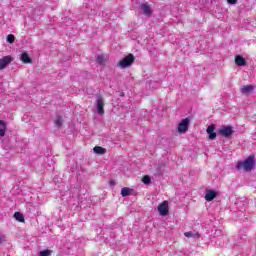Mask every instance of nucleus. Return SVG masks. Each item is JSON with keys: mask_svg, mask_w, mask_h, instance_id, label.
I'll use <instances>...</instances> for the list:
<instances>
[{"mask_svg": "<svg viewBox=\"0 0 256 256\" xmlns=\"http://www.w3.org/2000/svg\"><path fill=\"white\" fill-rule=\"evenodd\" d=\"M105 100L103 99V97L98 96L96 98V109H97V113L98 115H105Z\"/></svg>", "mask_w": 256, "mask_h": 256, "instance_id": "obj_4", "label": "nucleus"}, {"mask_svg": "<svg viewBox=\"0 0 256 256\" xmlns=\"http://www.w3.org/2000/svg\"><path fill=\"white\" fill-rule=\"evenodd\" d=\"M54 123L56 127H61V125H63V120L60 118V116H57L54 120Z\"/></svg>", "mask_w": 256, "mask_h": 256, "instance_id": "obj_21", "label": "nucleus"}, {"mask_svg": "<svg viewBox=\"0 0 256 256\" xmlns=\"http://www.w3.org/2000/svg\"><path fill=\"white\" fill-rule=\"evenodd\" d=\"M142 183H144V185H149V183H151V177H149V176H144L143 178H142Z\"/></svg>", "mask_w": 256, "mask_h": 256, "instance_id": "obj_22", "label": "nucleus"}, {"mask_svg": "<svg viewBox=\"0 0 256 256\" xmlns=\"http://www.w3.org/2000/svg\"><path fill=\"white\" fill-rule=\"evenodd\" d=\"M110 185L113 187L115 185V180H111Z\"/></svg>", "mask_w": 256, "mask_h": 256, "instance_id": "obj_27", "label": "nucleus"}, {"mask_svg": "<svg viewBox=\"0 0 256 256\" xmlns=\"http://www.w3.org/2000/svg\"><path fill=\"white\" fill-rule=\"evenodd\" d=\"M96 62L98 63V65H105V63H107V57H105L104 55H98L96 57Z\"/></svg>", "mask_w": 256, "mask_h": 256, "instance_id": "obj_16", "label": "nucleus"}, {"mask_svg": "<svg viewBox=\"0 0 256 256\" xmlns=\"http://www.w3.org/2000/svg\"><path fill=\"white\" fill-rule=\"evenodd\" d=\"M125 96V94L124 93H121V97H124Z\"/></svg>", "mask_w": 256, "mask_h": 256, "instance_id": "obj_28", "label": "nucleus"}, {"mask_svg": "<svg viewBox=\"0 0 256 256\" xmlns=\"http://www.w3.org/2000/svg\"><path fill=\"white\" fill-rule=\"evenodd\" d=\"M254 89H255V86L246 85L241 88V93H243V95H247V94L251 93L252 91H254Z\"/></svg>", "mask_w": 256, "mask_h": 256, "instance_id": "obj_13", "label": "nucleus"}, {"mask_svg": "<svg viewBox=\"0 0 256 256\" xmlns=\"http://www.w3.org/2000/svg\"><path fill=\"white\" fill-rule=\"evenodd\" d=\"M7 43H15V36L13 34H10L6 38Z\"/></svg>", "mask_w": 256, "mask_h": 256, "instance_id": "obj_23", "label": "nucleus"}, {"mask_svg": "<svg viewBox=\"0 0 256 256\" xmlns=\"http://www.w3.org/2000/svg\"><path fill=\"white\" fill-rule=\"evenodd\" d=\"M236 169L246 172L253 171V169H255V156H249L246 160L239 161L236 165Z\"/></svg>", "mask_w": 256, "mask_h": 256, "instance_id": "obj_1", "label": "nucleus"}, {"mask_svg": "<svg viewBox=\"0 0 256 256\" xmlns=\"http://www.w3.org/2000/svg\"><path fill=\"white\" fill-rule=\"evenodd\" d=\"M13 61L11 56H4L0 59V71H3L7 65H9Z\"/></svg>", "mask_w": 256, "mask_h": 256, "instance_id": "obj_8", "label": "nucleus"}, {"mask_svg": "<svg viewBox=\"0 0 256 256\" xmlns=\"http://www.w3.org/2000/svg\"><path fill=\"white\" fill-rule=\"evenodd\" d=\"M227 2L230 4V5H235L237 3V0H227Z\"/></svg>", "mask_w": 256, "mask_h": 256, "instance_id": "obj_26", "label": "nucleus"}, {"mask_svg": "<svg viewBox=\"0 0 256 256\" xmlns=\"http://www.w3.org/2000/svg\"><path fill=\"white\" fill-rule=\"evenodd\" d=\"M84 13H86L89 17H95L99 11V6H97V1L88 0L87 3L83 4Z\"/></svg>", "mask_w": 256, "mask_h": 256, "instance_id": "obj_2", "label": "nucleus"}, {"mask_svg": "<svg viewBox=\"0 0 256 256\" xmlns=\"http://www.w3.org/2000/svg\"><path fill=\"white\" fill-rule=\"evenodd\" d=\"M131 188H128V187H124L122 188L121 190V195L122 197H128V195H131Z\"/></svg>", "mask_w": 256, "mask_h": 256, "instance_id": "obj_19", "label": "nucleus"}, {"mask_svg": "<svg viewBox=\"0 0 256 256\" xmlns=\"http://www.w3.org/2000/svg\"><path fill=\"white\" fill-rule=\"evenodd\" d=\"M189 130V119L185 118L178 124V132L180 133H187Z\"/></svg>", "mask_w": 256, "mask_h": 256, "instance_id": "obj_6", "label": "nucleus"}, {"mask_svg": "<svg viewBox=\"0 0 256 256\" xmlns=\"http://www.w3.org/2000/svg\"><path fill=\"white\" fill-rule=\"evenodd\" d=\"M94 153L97 155H105L107 153V149L100 147V146H95L93 148Z\"/></svg>", "mask_w": 256, "mask_h": 256, "instance_id": "obj_14", "label": "nucleus"}, {"mask_svg": "<svg viewBox=\"0 0 256 256\" xmlns=\"http://www.w3.org/2000/svg\"><path fill=\"white\" fill-rule=\"evenodd\" d=\"M135 62V56L133 54H129L128 56L124 57L122 60L119 61L117 67L121 69H127V67H131Z\"/></svg>", "mask_w": 256, "mask_h": 256, "instance_id": "obj_3", "label": "nucleus"}, {"mask_svg": "<svg viewBox=\"0 0 256 256\" xmlns=\"http://www.w3.org/2000/svg\"><path fill=\"white\" fill-rule=\"evenodd\" d=\"M6 129H7V126L5 125V122L3 120H0V137H5Z\"/></svg>", "mask_w": 256, "mask_h": 256, "instance_id": "obj_17", "label": "nucleus"}, {"mask_svg": "<svg viewBox=\"0 0 256 256\" xmlns=\"http://www.w3.org/2000/svg\"><path fill=\"white\" fill-rule=\"evenodd\" d=\"M158 212L160 213V215H162L163 217H165V215H169V203L167 201L162 202L159 206H158Z\"/></svg>", "mask_w": 256, "mask_h": 256, "instance_id": "obj_7", "label": "nucleus"}, {"mask_svg": "<svg viewBox=\"0 0 256 256\" xmlns=\"http://www.w3.org/2000/svg\"><path fill=\"white\" fill-rule=\"evenodd\" d=\"M235 63L238 65V67H245V65H247V61L241 55H237L235 57Z\"/></svg>", "mask_w": 256, "mask_h": 256, "instance_id": "obj_11", "label": "nucleus"}, {"mask_svg": "<svg viewBox=\"0 0 256 256\" xmlns=\"http://www.w3.org/2000/svg\"><path fill=\"white\" fill-rule=\"evenodd\" d=\"M233 133H235V131H233V127L231 126H224L219 130V135L225 137L226 139H229Z\"/></svg>", "mask_w": 256, "mask_h": 256, "instance_id": "obj_5", "label": "nucleus"}, {"mask_svg": "<svg viewBox=\"0 0 256 256\" xmlns=\"http://www.w3.org/2000/svg\"><path fill=\"white\" fill-rule=\"evenodd\" d=\"M51 255V250H43L40 251L39 256H50Z\"/></svg>", "mask_w": 256, "mask_h": 256, "instance_id": "obj_24", "label": "nucleus"}, {"mask_svg": "<svg viewBox=\"0 0 256 256\" xmlns=\"http://www.w3.org/2000/svg\"><path fill=\"white\" fill-rule=\"evenodd\" d=\"M14 218L16 221H19V223H25V217L21 214V212H15Z\"/></svg>", "mask_w": 256, "mask_h": 256, "instance_id": "obj_18", "label": "nucleus"}, {"mask_svg": "<svg viewBox=\"0 0 256 256\" xmlns=\"http://www.w3.org/2000/svg\"><path fill=\"white\" fill-rule=\"evenodd\" d=\"M206 132L208 133L209 139H211V141L217 137V133H215V125L213 124L207 127Z\"/></svg>", "mask_w": 256, "mask_h": 256, "instance_id": "obj_10", "label": "nucleus"}, {"mask_svg": "<svg viewBox=\"0 0 256 256\" xmlns=\"http://www.w3.org/2000/svg\"><path fill=\"white\" fill-rule=\"evenodd\" d=\"M140 10L146 15V17H151L153 15V11L151 10V6L147 3H143L140 5Z\"/></svg>", "mask_w": 256, "mask_h": 256, "instance_id": "obj_9", "label": "nucleus"}, {"mask_svg": "<svg viewBox=\"0 0 256 256\" xmlns=\"http://www.w3.org/2000/svg\"><path fill=\"white\" fill-rule=\"evenodd\" d=\"M20 59L23 63H31V57H29V54L27 52H23Z\"/></svg>", "mask_w": 256, "mask_h": 256, "instance_id": "obj_15", "label": "nucleus"}, {"mask_svg": "<svg viewBox=\"0 0 256 256\" xmlns=\"http://www.w3.org/2000/svg\"><path fill=\"white\" fill-rule=\"evenodd\" d=\"M215 197H217V192H215V190H207L206 191V195H205L206 201H213V199H215Z\"/></svg>", "mask_w": 256, "mask_h": 256, "instance_id": "obj_12", "label": "nucleus"}, {"mask_svg": "<svg viewBox=\"0 0 256 256\" xmlns=\"http://www.w3.org/2000/svg\"><path fill=\"white\" fill-rule=\"evenodd\" d=\"M184 235H185V237H188V238H191V237H193L194 239H197V238H199L200 237V235H199V232H186V233H184Z\"/></svg>", "mask_w": 256, "mask_h": 256, "instance_id": "obj_20", "label": "nucleus"}, {"mask_svg": "<svg viewBox=\"0 0 256 256\" xmlns=\"http://www.w3.org/2000/svg\"><path fill=\"white\" fill-rule=\"evenodd\" d=\"M5 241H7V239L5 238V235L0 234V245H1V243H5Z\"/></svg>", "mask_w": 256, "mask_h": 256, "instance_id": "obj_25", "label": "nucleus"}]
</instances>
